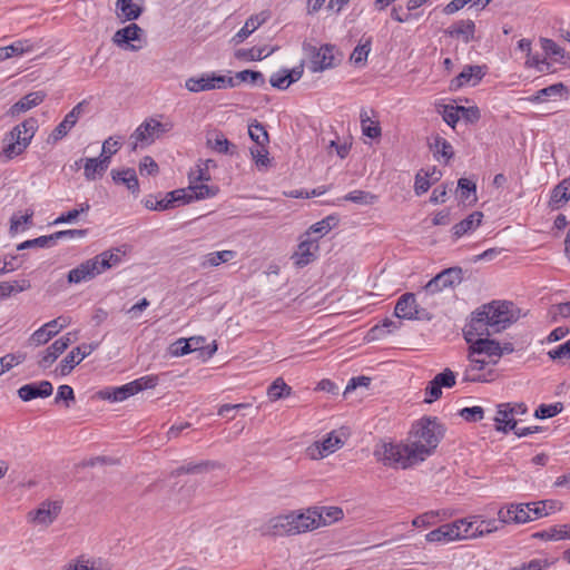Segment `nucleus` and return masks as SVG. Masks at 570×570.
I'll list each match as a JSON object with an SVG mask.
<instances>
[{"instance_id":"obj_57","label":"nucleus","mask_w":570,"mask_h":570,"mask_svg":"<svg viewBox=\"0 0 570 570\" xmlns=\"http://www.w3.org/2000/svg\"><path fill=\"white\" fill-rule=\"evenodd\" d=\"M397 324L391 318H385L381 325L373 326L368 335L372 340L381 338L382 335L391 333L393 330L397 328Z\"/></svg>"},{"instance_id":"obj_49","label":"nucleus","mask_w":570,"mask_h":570,"mask_svg":"<svg viewBox=\"0 0 570 570\" xmlns=\"http://www.w3.org/2000/svg\"><path fill=\"white\" fill-rule=\"evenodd\" d=\"M292 392V387L288 386L283 379H276L268 387V397L273 401L284 399Z\"/></svg>"},{"instance_id":"obj_28","label":"nucleus","mask_w":570,"mask_h":570,"mask_svg":"<svg viewBox=\"0 0 570 570\" xmlns=\"http://www.w3.org/2000/svg\"><path fill=\"white\" fill-rule=\"evenodd\" d=\"M186 189V200L187 204L202 200L207 198H213L219 193V187L216 185H207L204 183H195L190 184Z\"/></svg>"},{"instance_id":"obj_30","label":"nucleus","mask_w":570,"mask_h":570,"mask_svg":"<svg viewBox=\"0 0 570 570\" xmlns=\"http://www.w3.org/2000/svg\"><path fill=\"white\" fill-rule=\"evenodd\" d=\"M144 0H140V2ZM116 9L117 16L121 21L137 20L144 11L139 0L136 2L134 0H117Z\"/></svg>"},{"instance_id":"obj_38","label":"nucleus","mask_w":570,"mask_h":570,"mask_svg":"<svg viewBox=\"0 0 570 570\" xmlns=\"http://www.w3.org/2000/svg\"><path fill=\"white\" fill-rule=\"evenodd\" d=\"M509 404L499 405V410L495 416V429L501 432H509L515 429L517 421L513 416V409H508Z\"/></svg>"},{"instance_id":"obj_33","label":"nucleus","mask_w":570,"mask_h":570,"mask_svg":"<svg viewBox=\"0 0 570 570\" xmlns=\"http://www.w3.org/2000/svg\"><path fill=\"white\" fill-rule=\"evenodd\" d=\"M479 356H482V354H473V347L470 345L469 347V361L470 365L466 370V381L472 382H485L487 379L483 374H473V372H480L482 371L487 365L492 364L490 360L482 358L479 360Z\"/></svg>"},{"instance_id":"obj_61","label":"nucleus","mask_w":570,"mask_h":570,"mask_svg":"<svg viewBox=\"0 0 570 570\" xmlns=\"http://www.w3.org/2000/svg\"><path fill=\"white\" fill-rule=\"evenodd\" d=\"M121 141L120 137H109L102 144L100 157H108V165L110 164L111 157L120 149Z\"/></svg>"},{"instance_id":"obj_63","label":"nucleus","mask_w":570,"mask_h":570,"mask_svg":"<svg viewBox=\"0 0 570 570\" xmlns=\"http://www.w3.org/2000/svg\"><path fill=\"white\" fill-rule=\"evenodd\" d=\"M250 154L258 168H266L269 165L268 151L266 146H258L250 149Z\"/></svg>"},{"instance_id":"obj_58","label":"nucleus","mask_w":570,"mask_h":570,"mask_svg":"<svg viewBox=\"0 0 570 570\" xmlns=\"http://www.w3.org/2000/svg\"><path fill=\"white\" fill-rule=\"evenodd\" d=\"M26 360L22 353L7 354L0 357V375L11 370L13 366L21 364Z\"/></svg>"},{"instance_id":"obj_46","label":"nucleus","mask_w":570,"mask_h":570,"mask_svg":"<svg viewBox=\"0 0 570 570\" xmlns=\"http://www.w3.org/2000/svg\"><path fill=\"white\" fill-rule=\"evenodd\" d=\"M337 222L338 220L335 216H327L322 220L313 224L305 233V236H311V234H318L317 238L323 237L336 226Z\"/></svg>"},{"instance_id":"obj_13","label":"nucleus","mask_w":570,"mask_h":570,"mask_svg":"<svg viewBox=\"0 0 570 570\" xmlns=\"http://www.w3.org/2000/svg\"><path fill=\"white\" fill-rule=\"evenodd\" d=\"M462 281V268L461 267H450L441 273H439L435 277H433L425 285L426 292L434 294L440 292L446 287H452L454 284H459Z\"/></svg>"},{"instance_id":"obj_51","label":"nucleus","mask_w":570,"mask_h":570,"mask_svg":"<svg viewBox=\"0 0 570 570\" xmlns=\"http://www.w3.org/2000/svg\"><path fill=\"white\" fill-rule=\"evenodd\" d=\"M248 135L250 139L254 140L258 146H266L269 142L268 134L265 127L257 120H254L248 126Z\"/></svg>"},{"instance_id":"obj_10","label":"nucleus","mask_w":570,"mask_h":570,"mask_svg":"<svg viewBox=\"0 0 570 570\" xmlns=\"http://www.w3.org/2000/svg\"><path fill=\"white\" fill-rule=\"evenodd\" d=\"M394 314L403 320H429V313L419 306L413 293L403 294L396 302Z\"/></svg>"},{"instance_id":"obj_48","label":"nucleus","mask_w":570,"mask_h":570,"mask_svg":"<svg viewBox=\"0 0 570 570\" xmlns=\"http://www.w3.org/2000/svg\"><path fill=\"white\" fill-rule=\"evenodd\" d=\"M274 49H267L266 47H252L249 49L238 50L237 58L246 59L249 61H257L268 57Z\"/></svg>"},{"instance_id":"obj_50","label":"nucleus","mask_w":570,"mask_h":570,"mask_svg":"<svg viewBox=\"0 0 570 570\" xmlns=\"http://www.w3.org/2000/svg\"><path fill=\"white\" fill-rule=\"evenodd\" d=\"M472 196V202L476 200V186L468 178H460L458 181V197L466 202Z\"/></svg>"},{"instance_id":"obj_4","label":"nucleus","mask_w":570,"mask_h":570,"mask_svg":"<svg viewBox=\"0 0 570 570\" xmlns=\"http://www.w3.org/2000/svg\"><path fill=\"white\" fill-rule=\"evenodd\" d=\"M374 456L379 462L390 468L406 469L417 463L412 459L411 449L407 443H379L374 449Z\"/></svg>"},{"instance_id":"obj_37","label":"nucleus","mask_w":570,"mask_h":570,"mask_svg":"<svg viewBox=\"0 0 570 570\" xmlns=\"http://www.w3.org/2000/svg\"><path fill=\"white\" fill-rule=\"evenodd\" d=\"M483 213L481 212H473L470 214L466 218L461 220L460 223L455 224L452 227V234L455 238H460L463 235L474 230L476 227H479L482 223Z\"/></svg>"},{"instance_id":"obj_60","label":"nucleus","mask_w":570,"mask_h":570,"mask_svg":"<svg viewBox=\"0 0 570 570\" xmlns=\"http://www.w3.org/2000/svg\"><path fill=\"white\" fill-rule=\"evenodd\" d=\"M344 198L345 200L355 204L371 205L375 202L376 196L364 190H353L350 191Z\"/></svg>"},{"instance_id":"obj_45","label":"nucleus","mask_w":570,"mask_h":570,"mask_svg":"<svg viewBox=\"0 0 570 570\" xmlns=\"http://www.w3.org/2000/svg\"><path fill=\"white\" fill-rule=\"evenodd\" d=\"M434 157L440 160L444 159V163L448 164L450 159L453 158L454 151L452 145L443 137H435L433 145L431 146Z\"/></svg>"},{"instance_id":"obj_25","label":"nucleus","mask_w":570,"mask_h":570,"mask_svg":"<svg viewBox=\"0 0 570 570\" xmlns=\"http://www.w3.org/2000/svg\"><path fill=\"white\" fill-rule=\"evenodd\" d=\"M83 164V176L87 180H96L99 177H102L106 170L108 169V157H96V158H85L76 161V165L79 166L80 163Z\"/></svg>"},{"instance_id":"obj_64","label":"nucleus","mask_w":570,"mask_h":570,"mask_svg":"<svg viewBox=\"0 0 570 570\" xmlns=\"http://www.w3.org/2000/svg\"><path fill=\"white\" fill-rule=\"evenodd\" d=\"M549 315L553 322H557L559 317L570 318V302L552 305Z\"/></svg>"},{"instance_id":"obj_34","label":"nucleus","mask_w":570,"mask_h":570,"mask_svg":"<svg viewBox=\"0 0 570 570\" xmlns=\"http://www.w3.org/2000/svg\"><path fill=\"white\" fill-rule=\"evenodd\" d=\"M570 199V177L562 179L551 191L549 206L551 209H560Z\"/></svg>"},{"instance_id":"obj_36","label":"nucleus","mask_w":570,"mask_h":570,"mask_svg":"<svg viewBox=\"0 0 570 570\" xmlns=\"http://www.w3.org/2000/svg\"><path fill=\"white\" fill-rule=\"evenodd\" d=\"M95 269V265L91 263V261L87 259L77 267L69 271L67 276L68 282L79 284L81 282L90 281L97 277Z\"/></svg>"},{"instance_id":"obj_22","label":"nucleus","mask_w":570,"mask_h":570,"mask_svg":"<svg viewBox=\"0 0 570 570\" xmlns=\"http://www.w3.org/2000/svg\"><path fill=\"white\" fill-rule=\"evenodd\" d=\"M470 345L473 347V354L487 356L493 365H495L502 356L500 343L489 337L476 338V341L470 343Z\"/></svg>"},{"instance_id":"obj_29","label":"nucleus","mask_w":570,"mask_h":570,"mask_svg":"<svg viewBox=\"0 0 570 570\" xmlns=\"http://www.w3.org/2000/svg\"><path fill=\"white\" fill-rule=\"evenodd\" d=\"M425 540L428 542H451L460 540V533L458 532V525L451 523L442 524L438 529H434L426 533Z\"/></svg>"},{"instance_id":"obj_19","label":"nucleus","mask_w":570,"mask_h":570,"mask_svg":"<svg viewBox=\"0 0 570 570\" xmlns=\"http://www.w3.org/2000/svg\"><path fill=\"white\" fill-rule=\"evenodd\" d=\"M144 30L136 23H130L125 28L117 30L112 37L114 43L119 47H127L131 50H138L140 46H135L132 41H140Z\"/></svg>"},{"instance_id":"obj_12","label":"nucleus","mask_w":570,"mask_h":570,"mask_svg":"<svg viewBox=\"0 0 570 570\" xmlns=\"http://www.w3.org/2000/svg\"><path fill=\"white\" fill-rule=\"evenodd\" d=\"M456 376L455 373L445 368L441 373L436 374L425 387V403H433L442 396V387L451 389L455 385Z\"/></svg>"},{"instance_id":"obj_24","label":"nucleus","mask_w":570,"mask_h":570,"mask_svg":"<svg viewBox=\"0 0 570 570\" xmlns=\"http://www.w3.org/2000/svg\"><path fill=\"white\" fill-rule=\"evenodd\" d=\"M445 33L451 38L461 39L464 43H469L475 39V23L471 19L459 20L452 23L445 30Z\"/></svg>"},{"instance_id":"obj_15","label":"nucleus","mask_w":570,"mask_h":570,"mask_svg":"<svg viewBox=\"0 0 570 570\" xmlns=\"http://www.w3.org/2000/svg\"><path fill=\"white\" fill-rule=\"evenodd\" d=\"M83 102L77 104L63 118L61 122L52 130L48 137V142L56 144L68 135V132L77 124L81 112Z\"/></svg>"},{"instance_id":"obj_53","label":"nucleus","mask_w":570,"mask_h":570,"mask_svg":"<svg viewBox=\"0 0 570 570\" xmlns=\"http://www.w3.org/2000/svg\"><path fill=\"white\" fill-rule=\"evenodd\" d=\"M52 246H55V243H53V238H52V234H51V235H43V236L33 238V239L24 240L17 246V249L23 250V249L33 248V247L45 248V247H52Z\"/></svg>"},{"instance_id":"obj_31","label":"nucleus","mask_w":570,"mask_h":570,"mask_svg":"<svg viewBox=\"0 0 570 570\" xmlns=\"http://www.w3.org/2000/svg\"><path fill=\"white\" fill-rule=\"evenodd\" d=\"M342 445H343V441L341 440V438L335 432H331L321 442V444H318V443L315 444V449H309L311 456L313 459L324 458V456L335 452Z\"/></svg>"},{"instance_id":"obj_3","label":"nucleus","mask_w":570,"mask_h":570,"mask_svg":"<svg viewBox=\"0 0 570 570\" xmlns=\"http://www.w3.org/2000/svg\"><path fill=\"white\" fill-rule=\"evenodd\" d=\"M37 129L38 120L33 117L13 127L4 137V141L8 142L3 146L0 158L3 161H9L21 155L30 145Z\"/></svg>"},{"instance_id":"obj_27","label":"nucleus","mask_w":570,"mask_h":570,"mask_svg":"<svg viewBox=\"0 0 570 570\" xmlns=\"http://www.w3.org/2000/svg\"><path fill=\"white\" fill-rule=\"evenodd\" d=\"M46 98L43 91H33L23 96L19 101L13 104L8 110V115L17 117L22 112L30 110L31 108L40 105Z\"/></svg>"},{"instance_id":"obj_43","label":"nucleus","mask_w":570,"mask_h":570,"mask_svg":"<svg viewBox=\"0 0 570 570\" xmlns=\"http://www.w3.org/2000/svg\"><path fill=\"white\" fill-rule=\"evenodd\" d=\"M32 50V45L29 40H18L10 46L0 48V61L7 60L11 57L21 56Z\"/></svg>"},{"instance_id":"obj_6","label":"nucleus","mask_w":570,"mask_h":570,"mask_svg":"<svg viewBox=\"0 0 570 570\" xmlns=\"http://www.w3.org/2000/svg\"><path fill=\"white\" fill-rule=\"evenodd\" d=\"M157 375H145L118 387H108L99 392L104 400L121 402L144 390L154 389L158 385Z\"/></svg>"},{"instance_id":"obj_26","label":"nucleus","mask_w":570,"mask_h":570,"mask_svg":"<svg viewBox=\"0 0 570 570\" xmlns=\"http://www.w3.org/2000/svg\"><path fill=\"white\" fill-rule=\"evenodd\" d=\"M61 510L59 502H43L41 505L29 513L32 521L38 524H50L55 521Z\"/></svg>"},{"instance_id":"obj_14","label":"nucleus","mask_w":570,"mask_h":570,"mask_svg":"<svg viewBox=\"0 0 570 570\" xmlns=\"http://www.w3.org/2000/svg\"><path fill=\"white\" fill-rule=\"evenodd\" d=\"M98 344H83L81 346L75 347L69 354H67L60 364L57 367V372L61 376L68 375L73 367L79 364L85 357L90 355L96 348Z\"/></svg>"},{"instance_id":"obj_55","label":"nucleus","mask_w":570,"mask_h":570,"mask_svg":"<svg viewBox=\"0 0 570 570\" xmlns=\"http://www.w3.org/2000/svg\"><path fill=\"white\" fill-rule=\"evenodd\" d=\"M563 410V404L561 402H556L553 404H541L534 412V416L537 419H550L559 414Z\"/></svg>"},{"instance_id":"obj_11","label":"nucleus","mask_w":570,"mask_h":570,"mask_svg":"<svg viewBox=\"0 0 570 570\" xmlns=\"http://www.w3.org/2000/svg\"><path fill=\"white\" fill-rule=\"evenodd\" d=\"M532 503H511L507 508H501L498 512L501 527L505 523H527L533 521Z\"/></svg>"},{"instance_id":"obj_32","label":"nucleus","mask_w":570,"mask_h":570,"mask_svg":"<svg viewBox=\"0 0 570 570\" xmlns=\"http://www.w3.org/2000/svg\"><path fill=\"white\" fill-rule=\"evenodd\" d=\"M269 18L268 12L262 11L257 14L250 16L243 28L234 36L233 40L236 43L243 42L246 38H248L256 29H258L263 23L267 21Z\"/></svg>"},{"instance_id":"obj_17","label":"nucleus","mask_w":570,"mask_h":570,"mask_svg":"<svg viewBox=\"0 0 570 570\" xmlns=\"http://www.w3.org/2000/svg\"><path fill=\"white\" fill-rule=\"evenodd\" d=\"M318 249V238H311L309 236H306L305 239L299 242L292 258L296 266L304 267L316 258Z\"/></svg>"},{"instance_id":"obj_62","label":"nucleus","mask_w":570,"mask_h":570,"mask_svg":"<svg viewBox=\"0 0 570 570\" xmlns=\"http://www.w3.org/2000/svg\"><path fill=\"white\" fill-rule=\"evenodd\" d=\"M213 149L223 155H232L235 150V145H233L224 135H218L214 142Z\"/></svg>"},{"instance_id":"obj_56","label":"nucleus","mask_w":570,"mask_h":570,"mask_svg":"<svg viewBox=\"0 0 570 570\" xmlns=\"http://www.w3.org/2000/svg\"><path fill=\"white\" fill-rule=\"evenodd\" d=\"M566 91V86L561 82L551 85L549 87H546L543 89H540L535 97L533 98V101H543L548 97H556L561 96Z\"/></svg>"},{"instance_id":"obj_52","label":"nucleus","mask_w":570,"mask_h":570,"mask_svg":"<svg viewBox=\"0 0 570 570\" xmlns=\"http://www.w3.org/2000/svg\"><path fill=\"white\" fill-rule=\"evenodd\" d=\"M30 287L28 281H23L22 284L18 282H0V298H7L16 293H21Z\"/></svg>"},{"instance_id":"obj_54","label":"nucleus","mask_w":570,"mask_h":570,"mask_svg":"<svg viewBox=\"0 0 570 570\" xmlns=\"http://www.w3.org/2000/svg\"><path fill=\"white\" fill-rule=\"evenodd\" d=\"M235 78L238 81H243V82L248 81L255 86H264L265 85V77L261 71H254V70H249V69L242 70V71L236 72Z\"/></svg>"},{"instance_id":"obj_47","label":"nucleus","mask_w":570,"mask_h":570,"mask_svg":"<svg viewBox=\"0 0 570 570\" xmlns=\"http://www.w3.org/2000/svg\"><path fill=\"white\" fill-rule=\"evenodd\" d=\"M315 509L317 510V515L321 517L320 527L338 521L344 515L343 510L338 507H321Z\"/></svg>"},{"instance_id":"obj_5","label":"nucleus","mask_w":570,"mask_h":570,"mask_svg":"<svg viewBox=\"0 0 570 570\" xmlns=\"http://www.w3.org/2000/svg\"><path fill=\"white\" fill-rule=\"evenodd\" d=\"M304 50L308 57V69L312 72L332 69L340 65L342 60V55L333 45L326 43L321 47L304 45Z\"/></svg>"},{"instance_id":"obj_35","label":"nucleus","mask_w":570,"mask_h":570,"mask_svg":"<svg viewBox=\"0 0 570 570\" xmlns=\"http://www.w3.org/2000/svg\"><path fill=\"white\" fill-rule=\"evenodd\" d=\"M112 180L116 184H124L128 188V190L137 195L139 193V181L136 175L135 169L126 168L121 170L112 169L111 170Z\"/></svg>"},{"instance_id":"obj_23","label":"nucleus","mask_w":570,"mask_h":570,"mask_svg":"<svg viewBox=\"0 0 570 570\" xmlns=\"http://www.w3.org/2000/svg\"><path fill=\"white\" fill-rule=\"evenodd\" d=\"M205 337L194 336L189 338H178L169 346V353L171 356H184L194 351H203Z\"/></svg>"},{"instance_id":"obj_42","label":"nucleus","mask_w":570,"mask_h":570,"mask_svg":"<svg viewBox=\"0 0 570 570\" xmlns=\"http://www.w3.org/2000/svg\"><path fill=\"white\" fill-rule=\"evenodd\" d=\"M236 256L234 250L213 252L202 257L199 266L202 268L216 267L222 263H227Z\"/></svg>"},{"instance_id":"obj_44","label":"nucleus","mask_w":570,"mask_h":570,"mask_svg":"<svg viewBox=\"0 0 570 570\" xmlns=\"http://www.w3.org/2000/svg\"><path fill=\"white\" fill-rule=\"evenodd\" d=\"M458 525V532L460 533V540L479 538L478 529V517L470 519H460L453 522Z\"/></svg>"},{"instance_id":"obj_2","label":"nucleus","mask_w":570,"mask_h":570,"mask_svg":"<svg viewBox=\"0 0 570 570\" xmlns=\"http://www.w3.org/2000/svg\"><path fill=\"white\" fill-rule=\"evenodd\" d=\"M320 515L316 509H308L306 512H292L285 515H277L269 520L266 533L272 535H294L311 531L320 527Z\"/></svg>"},{"instance_id":"obj_1","label":"nucleus","mask_w":570,"mask_h":570,"mask_svg":"<svg viewBox=\"0 0 570 570\" xmlns=\"http://www.w3.org/2000/svg\"><path fill=\"white\" fill-rule=\"evenodd\" d=\"M443 435L444 428L436 417L425 416L413 423L407 444L414 462L420 463L430 456Z\"/></svg>"},{"instance_id":"obj_18","label":"nucleus","mask_w":570,"mask_h":570,"mask_svg":"<svg viewBox=\"0 0 570 570\" xmlns=\"http://www.w3.org/2000/svg\"><path fill=\"white\" fill-rule=\"evenodd\" d=\"M185 88L190 92L220 89V75L206 72L198 77H190L185 81Z\"/></svg>"},{"instance_id":"obj_7","label":"nucleus","mask_w":570,"mask_h":570,"mask_svg":"<svg viewBox=\"0 0 570 570\" xmlns=\"http://www.w3.org/2000/svg\"><path fill=\"white\" fill-rule=\"evenodd\" d=\"M171 129V122H160L154 118L146 119L130 135L131 150H136L139 146L145 147L151 145L156 139Z\"/></svg>"},{"instance_id":"obj_40","label":"nucleus","mask_w":570,"mask_h":570,"mask_svg":"<svg viewBox=\"0 0 570 570\" xmlns=\"http://www.w3.org/2000/svg\"><path fill=\"white\" fill-rule=\"evenodd\" d=\"M534 539L558 541L570 538V525L551 527L547 530L538 531L532 534Z\"/></svg>"},{"instance_id":"obj_20","label":"nucleus","mask_w":570,"mask_h":570,"mask_svg":"<svg viewBox=\"0 0 570 570\" xmlns=\"http://www.w3.org/2000/svg\"><path fill=\"white\" fill-rule=\"evenodd\" d=\"M484 67L481 66H465L463 70L451 80L450 89L458 90L465 85H478L484 77Z\"/></svg>"},{"instance_id":"obj_41","label":"nucleus","mask_w":570,"mask_h":570,"mask_svg":"<svg viewBox=\"0 0 570 570\" xmlns=\"http://www.w3.org/2000/svg\"><path fill=\"white\" fill-rule=\"evenodd\" d=\"M360 120H361L362 132L364 136L372 138V139L381 137L382 130H381L380 124H379V121L371 119L370 111L367 109H365V108L361 109Z\"/></svg>"},{"instance_id":"obj_16","label":"nucleus","mask_w":570,"mask_h":570,"mask_svg":"<svg viewBox=\"0 0 570 570\" xmlns=\"http://www.w3.org/2000/svg\"><path fill=\"white\" fill-rule=\"evenodd\" d=\"M71 343L70 333L56 340L49 347L40 353L38 365L46 370L68 348Z\"/></svg>"},{"instance_id":"obj_39","label":"nucleus","mask_w":570,"mask_h":570,"mask_svg":"<svg viewBox=\"0 0 570 570\" xmlns=\"http://www.w3.org/2000/svg\"><path fill=\"white\" fill-rule=\"evenodd\" d=\"M533 519L538 520L556 513L562 509V502L558 500H541L531 502Z\"/></svg>"},{"instance_id":"obj_59","label":"nucleus","mask_w":570,"mask_h":570,"mask_svg":"<svg viewBox=\"0 0 570 570\" xmlns=\"http://www.w3.org/2000/svg\"><path fill=\"white\" fill-rule=\"evenodd\" d=\"M163 199L168 208H173L175 205H185L187 204L186 189L179 188L169 191L163 197Z\"/></svg>"},{"instance_id":"obj_21","label":"nucleus","mask_w":570,"mask_h":570,"mask_svg":"<svg viewBox=\"0 0 570 570\" xmlns=\"http://www.w3.org/2000/svg\"><path fill=\"white\" fill-rule=\"evenodd\" d=\"M52 391L53 386L49 381H40L22 385L18 390V395L22 401L28 402L37 397H48Z\"/></svg>"},{"instance_id":"obj_9","label":"nucleus","mask_w":570,"mask_h":570,"mask_svg":"<svg viewBox=\"0 0 570 570\" xmlns=\"http://www.w3.org/2000/svg\"><path fill=\"white\" fill-rule=\"evenodd\" d=\"M484 306H481L472 313L469 323L463 328L465 341L470 344L476 338L490 337L495 333L490 332V322L485 315Z\"/></svg>"},{"instance_id":"obj_8","label":"nucleus","mask_w":570,"mask_h":570,"mask_svg":"<svg viewBox=\"0 0 570 570\" xmlns=\"http://www.w3.org/2000/svg\"><path fill=\"white\" fill-rule=\"evenodd\" d=\"M490 322V332L500 333L517 321L513 304L507 301H492L483 305Z\"/></svg>"}]
</instances>
